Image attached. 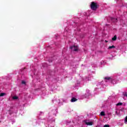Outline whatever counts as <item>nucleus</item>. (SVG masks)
Masks as SVG:
<instances>
[{
    "label": "nucleus",
    "mask_w": 127,
    "mask_h": 127,
    "mask_svg": "<svg viewBox=\"0 0 127 127\" xmlns=\"http://www.w3.org/2000/svg\"><path fill=\"white\" fill-rule=\"evenodd\" d=\"M78 99H77L76 98L73 97L71 98V103H74V102H76Z\"/></svg>",
    "instance_id": "4"
},
{
    "label": "nucleus",
    "mask_w": 127,
    "mask_h": 127,
    "mask_svg": "<svg viewBox=\"0 0 127 127\" xmlns=\"http://www.w3.org/2000/svg\"><path fill=\"white\" fill-rule=\"evenodd\" d=\"M113 41H116L117 40V35H115L113 38H112Z\"/></svg>",
    "instance_id": "6"
},
{
    "label": "nucleus",
    "mask_w": 127,
    "mask_h": 127,
    "mask_svg": "<svg viewBox=\"0 0 127 127\" xmlns=\"http://www.w3.org/2000/svg\"><path fill=\"white\" fill-rule=\"evenodd\" d=\"M124 96H125V97H127V94H124Z\"/></svg>",
    "instance_id": "16"
},
{
    "label": "nucleus",
    "mask_w": 127,
    "mask_h": 127,
    "mask_svg": "<svg viewBox=\"0 0 127 127\" xmlns=\"http://www.w3.org/2000/svg\"><path fill=\"white\" fill-rule=\"evenodd\" d=\"M98 7H99V4H98V3L95 2L94 1L91 2L90 8L92 10H97V9H98Z\"/></svg>",
    "instance_id": "1"
},
{
    "label": "nucleus",
    "mask_w": 127,
    "mask_h": 127,
    "mask_svg": "<svg viewBox=\"0 0 127 127\" xmlns=\"http://www.w3.org/2000/svg\"><path fill=\"white\" fill-rule=\"evenodd\" d=\"M105 80H111V79H112V77H105Z\"/></svg>",
    "instance_id": "8"
},
{
    "label": "nucleus",
    "mask_w": 127,
    "mask_h": 127,
    "mask_svg": "<svg viewBox=\"0 0 127 127\" xmlns=\"http://www.w3.org/2000/svg\"><path fill=\"white\" fill-rule=\"evenodd\" d=\"M21 84H22V85H26V82H25V81L22 80Z\"/></svg>",
    "instance_id": "11"
},
{
    "label": "nucleus",
    "mask_w": 127,
    "mask_h": 127,
    "mask_svg": "<svg viewBox=\"0 0 127 127\" xmlns=\"http://www.w3.org/2000/svg\"><path fill=\"white\" fill-rule=\"evenodd\" d=\"M111 20H112V21H113V22H117V21L118 20V19L115 18L111 17Z\"/></svg>",
    "instance_id": "3"
},
{
    "label": "nucleus",
    "mask_w": 127,
    "mask_h": 127,
    "mask_svg": "<svg viewBox=\"0 0 127 127\" xmlns=\"http://www.w3.org/2000/svg\"><path fill=\"white\" fill-rule=\"evenodd\" d=\"M12 99L13 100H17V99H18V97L15 96L12 97Z\"/></svg>",
    "instance_id": "9"
},
{
    "label": "nucleus",
    "mask_w": 127,
    "mask_h": 127,
    "mask_svg": "<svg viewBox=\"0 0 127 127\" xmlns=\"http://www.w3.org/2000/svg\"><path fill=\"white\" fill-rule=\"evenodd\" d=\"M85 124L87 125V126H93V122H85Z\"/></svg>",
    "instance_id": "5"
},
{
    "label": "nucleus",
    "mask_w": 127,
    "mask_h": 127,
    "mask_svg": "<svg viewBox=\"0 0 127 127\" xmlns=\"http://www.w3.org/2000/svg\"><path fill=\"white\" fill-rule=\"evenodd\" d=\"M104 127H110V125H105L104 126Z\"/></svg>",
    "instance_id": "14"
},
{
    "label": "nucleus",
    "mask_w": 127,
    "mask_h": 127,
    "mask_svg": "<svg viewBox=\"0 0 127 127\" xmlns=\"http://www.w3.org/2000/svg\"><path fill=\"white\" fill-rule=\"evenodd\" d=\"M113 48H116V47L115 46L112 45L109 47L108 49H112Z\"/></svg>",
    "instance_id": "7"
},
{
    "label": "nucleus",
    "mask_w": 127,
    "mask_h": 127,
    "mask_svg": "<svg viewBox=\"0 0 127 127\" xmlns=\"http://www.w3.org/2000/svg\"><path fill=\"white\" fill-rule=\"evenodd\" d=\"M70 48L72 50H73V51H78V46H75L73 45V46H71L70 47Z\"/></svg>",
    "instance_id": "2"
},
{
    "label": "nucleus",
    "mask_w": 127,
    "mask_h": 127,
    "mask_svg": "<svg viewBox=\"0 0 127 127\" xmlns=\"http://www.w3.org/2000/svg\"><path fill=\"white\" fill-rule=\"evenodd\" d=\"M125 122L127 123V116L125 118Z\"/></svg>",
    "instance_id": "15"
},
{
    "label": "nucleus",
    "mask_w": 127,
    "mask_h": 127,
    "mask_svg": "<svg viewBox=\"0 0 127 127\" xmlns=\"http://www.w3.org/2000/svg\"><path fill=\"white\" fill-rule=\"evenodd\" d=\"M105 42H108V41H107V40H105Z\"/></svg>",
    "instance_id": "17"
},
{
    "label": "nucleus",
    "mask_w": 127,
    "mask_h": 127,
    "mask_svg": "<svg viewBox=\"0 0 127 127\" xmlns=\"http://www.w3.org/2000/svg\"><path fill=\"white\" fill-rule=\"evenodd\" d=\"M49 62H52V61H49Z\"/></svg>",
    "instance_id": "18"
},
{
    "label": "nucleus",
    "mask_w": 127,
    "mask_h": 127,
    "mask_svg": "<svg viewBox=\"0 0 127 127\" xmlns=\"http://www.w3.org/2000/svg\"><path fill=\"white\" fill-rule=\"evenodd\" d=\"M3 96H4V93H2L0 94V97H3Z\"/></svg>",
    "instance_id": "13"
},
{
    "label": "nucleus",
    "mask_w": 127,
    "mask_h": 127,
    "mask_svg": "<svg viewBox=\"0 0 127 127\" xmlns=\"http://www.w3.org/2000/svg\"><path fill=\"white\" fill-rule=\"evenodd\" d=\"M123 105V103H118L117 104V106H122Z\"/></svg>",
    "instance_id": "12"
},
{
    "label": "nucleus",
    "mask_w": 127,
    "mask_h": 127,
    "mask_svg": "<svg viewBox=\"0 0 127 127\" xmlns=\"http://www.w3.org/2000/svg\"><path fill=\"white\" fill-rule=\"evenodd\" d=\"M106 114H105V112L104 111H102L101 113H100V115L101 116H105Z\"/></svg>",
    "instance_id": "10"
}]
</instances>
